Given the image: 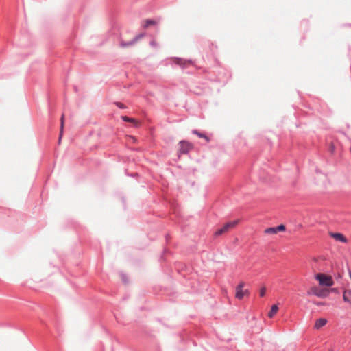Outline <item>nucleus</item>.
<instances>
[{
  "label": "nucleus",
  "instance_id": "nucleus-1",
  "mask_svg": "<svg viewBox=\"0 0 351 351\" xmlns=\"http://www.w3.org/2000/svg\"><path fill=\"white\" fill-rule=\"evenodd\" d=\"M216 63L217 64L213 67L212 71L214 74L211 75L209 73L206 77L212 82H224L228 79V71L225 68L221 66L217 60Z\"/></svg>",
  "mask_w": 351,
  "mask_h": 351
},
{
  "label": "nucleus",
  "instance_id": "nucleus-3",
  "mask_svg": "<svg viewBox=\"0 0 351 351\" xmlns=\"http://www.w3.org/2000/svg\"><path fill=\"white\" fill-rule=\"evenodd\" d=\"M180 66L182 69L186 70V73H193L195 69V65L191 60H184L177 57V66Z\"/></svg>",
  "mask_w": 351,
  "mask_h": 351
},
{
  "label": "nucleus",
  "instance_id": "nucleus-14",
  "mask_svg": "<svg viewBox=\"0 0 351 351\" xmlns=\"http://www.w3.org/2000/svg\"><path fill=\"white\" fill-rule=\"evenodd\" d=\"M121 119L124 121H126V122H130V123H132V124H134V126L136 127H138L140 125V123L138 121H137L136 119H133V118H130L127 116H122L121 117Z\"/></svg>",
  "mask_w": 351,
  "mask_h": 351
},
{
  "label": "nucleus",
  "instance_id": "nucleus-8",
  "mask_svg": "<svg viewBox=\"0 0 351 351\" xmlns=\"http://www.w3.org/2000/svg\"><path fill=\"white\" fill-rule=\"evenodd\" d=\"M330 236L333 238L335 241L346 243H348V239L341 232H332L329 233Z\"/></svg>",
  "mask_w": 351,
  "mask_h": 351
},
{
  "label": "nucleus",
  "instance_id": "nucleus-10",
  "mask_svg": "<svg viewBox=\"0 0 351 351\" xmlns=\"http://www.w3.org/2000/svg\"><path fill=\"white\" fill-rule=\"evenodd\" d=\"M192 134L197 135L200 138H204L206 143H209L211 141V138L209 137L206 133L202 132L197 129L193 130Z\"/></svg>",
  "mask_w": 351,
  "mask_h": 351
},
{
  "label": "nucleus",
  "instance_id": "nucleus-6",
  "mask_svg": "<svg viewBox=\"0 0 351 351\" xmlns=\"http://www.w3.org/2000/svg\"><path fill=\"white\" fill-rule=\"evenodd\" d=\"M308 294H313L321 298H326L329 294V291L326 289H319L317 287H313L311 289V291L308 292Z\"/></svg>",
  "mask_w": 351,
  "mask_h": 351
},
{
  "label": "nucleus",
  "instance_id": "nucleus-12",
  "mask_svg": "<svg viewBox=\"0 0 351 351\" xmlns=\"http://www.w3.org/2000/svg\"><path fill=\"white\" fill-rule=\"evenodd\" d=\"M327 323V319H325V318H319L316 320L315 323V328L316 329H319L321 328L322 326H325Z\"/></svg>",
  "mask_w": 351,
  "mask_h": 351
},
{
  "label": "nucleus",
  "instance_id": "nucleus-23",
  "mask_svg": "<svg viewBox=\"0 0 351 351\" xmlns=\"http://www.w3.org/2000/svg\"><path fill=\"white\" fill-rule=\"evenodd\" d=\"M244 293H245V295H250V291L248 289H245V291H243Z\"/></svg>",
  "mask_w": 351,
  "mask_h": 351
},
{
  "label": "nucleus",
  "instance_id": "nucleus-9",
  "mask_svg": "<svg viewBox=\"0 0 351 351\" xmlns=\"http://www.w3.org/2000/svg\"><path fill=\"white\" fill-rule=\"evenodd\" d=\"M245 286V282L241 281L239 283V285L236 287V293L235 297L241 300L245 296V293L243 290V288Z\"/></svg>",
  "mask_w": 351,
  "mask_h": 351
},
{
  "label": "nucleus",
  "instance_id": "nucleus-18",
  "mask_svg": "<svg viewBox=\"0 0 351 351\" xmlns=\"http://www.w3.org/2000/svg\"><path fill=\"white\" fill-rule=\"evenodd\" d=\"M265 293H266V288L265 287H261L260 289V292H259L260 296L264 297L265 295Z\"/></svg>",
  "mask_w": 351,
  "mask_h": 351
},
{
  "label": "nucleus",
  "instance_id": "nucleus-21",
  "mask_svg": "<svg viewBox=\"0 0 351 351\" xmlns=\"http://www.w3.org/2000/svg\"><path fill=\"white\" fill-rule=\"evenodd\" d=\"M115 104L120 108H125V106L120 102H116Z\"/></svg>",
  "mask_w": 351,
  "mask_h": 351
},
{
  "label": "nucleus",
  "instance_id": "nucleus-5",
  "mask_svg": "<svg viewBox=\"0 0 351 351\" xmlns=\"http://www.w3.org/2000/svg\"><path fill=\"white\" fill-rule=\"evenodd\" d=\"M179 145V152L180 154H186L194 148L192 143L184 140L180 141Z\"/></svg>",
  "mask_w": 351,
  "mask_h": 351
},
{
  "label": "nucleus",
  "instance_id": "nucleus-27",
  "mask_svg": "<svg viewBox=\"0 0 351 351\" xmlns=\"http://www.w3.org/2000/svg\"><path fill=\"white\" fill-rule=\"evenodd\" d=\"M349 275H350V278L351 279V271H350Z\"/></svg>",
  "mask_w": 351,
  "mask_h": 351
},
{
  "label": "nucleus",
  "instance_id": "nucleus-2",
  "mask_svg": "<svg viewBox=\"0 0 351 351\" xmlns=\"http://www.w3.org/2000/svg\"><path fill=\"white\" fill-rule=\"evenodd\" d=\"M239 219H235L224 223L221 228L217 229L215 232L214 236L215 237H217L222 235L224 233L228 232L230 230L234 228L239 223Z\"/></svg>",
  "mask_w": 351,
  "mask_h": 351
},
{
  "label": "nucleus",
  "instance_id": "nucleus-4",
  "mask_svg": "<svg viewBox=\"0 0 351 351\" xmlns=\"http://www.w3.org/2000/svg\"><path fill=\"white\" fill-rule=\"evenodd\" d=\"M315 278L319 282L320 286L332 287L334 285L332 278L325 274L318 273L315 275Z\"/></svg>",
  "mask_w": 351,
  "mask_h": 351
},
{
  "label": "nucleus",
  "instance_id": "nucleus-16",
  "mask_svg": "<svg viewBox=\"0 0 351 351\" xmlns=\"http://www.w3.org/2000/svg\"><path fill=\"white\" fill-rule=\"evenodd\" d=\"M64 115L62 114V117H61V119H60V137H59V141H58V143H60V141H61V138H62V133H63V128H64Z\"/></svg>",
  "mask_w": 351,
  "mask_h": 351
},
{
  "label": "nucleus",
  "instance_id": "nucleus-13",
  "mask_svg": "<svg viewBox=\"0 0 351 351\" xmlns=\"http://www.w3.org/2000/svg\"><path fill=\"white\" fill-rule=\"evenodd\" d=\"M343 300L345 302L351 304V289L344 290L343 293Z\"/></svg>",
  "mask_w": 351,
  "mask_h": 351
},
{
  "label": "nucleus",
  "instance_id": "nucleus-15",
  "mask_svg": "<svg viewBox=\"0 0 351 351\" xmlns=\"http://www.w3.org/2000/svg\"><path fill=\"white\" fill-rule=\"evenodd\" d=\"M278 310V306L277 304H273L268 312V317L271 318L274 316V315L277 313Z\"/></svg>",
  "mask_w": 351,
  "mask_h": 351
},
{
  "label": "nucleus",
  "instance_id": "nucleus-26",
  "mask_svg": "<svg viewBox=\"0 0 351 351\" xmlns=\"http://www.w3.org/2000/svg\"><path fill=\"white\" fill-rule=\"evenodd\" d=\"M195 93V94L197 95H200L201 93L199 92H196V91H194Z\"/></svg>",
  "mask_w": 351,
  "mask_h": 351
},
{
  "label": "nucleus",
  "instance_id": "nucleus-25",
  "mask_svg": "<svg viewBox=\"0 0 351 351\" xmlns=\"http://www.w3.org/2000/svg\"><path fill=\"white\" fill-rule=\"evenodd\" d=\"M336 291H337V289H336V288H332V289H331V291H332V292H336Z\"/></svg>",
  "mask_w": 351,
  "mask_h": 351
},
{
  "label": "nucleus",
  "instance_id": "nucleus-22",
  "mask_svg": "<svg viewBox=\"0 0 351 351\" xmlns=\"http://www.w3.org/2000/svg\"><path fill=\"white\" fill-rule=\"evenodd\" d=\"M314 304L318 306H324L325 305V302H314Z\"/></svg>",
  "mask_w": 351,
  "mask_h": 351
},
{
  "label": "nucleus",
  "instance_id": "nucleus-17",
  "mask_svg": "<svg viewBox=\"0 0 351 351\" xmlns=\"http://www.w3.org/2000/svg\"><path fill=\"white\" fill-rule=\"evenodd\" d=\"M145 36L144 34H141L138 36H136L135 38H134L131 41H130V44L131 45H134V43H136L139 39L142 38L143 36Z\"/></svg>",
  "mask_w": 351,
  "mask_h": 351
},
{
  "label": "nucleus",
  "instance_id": "nucleus-24",
  "mask_svg": "<svg viewBox=\"0 0 351 351\" xmlns=\"http://www.w3.org/2000/svg\"><path fill=\"white\" fill-rule=\"evenodd\" d=\"M151 45H152V46H156V42H155L154 40H152V41L151 42Z\"/></svg>",
  "mask_w": 351,
  "mask_h": 351
},
{
  "label": "nucleus",
  "instance_id": "nucleus-20",
  "mask_svg": "<svg viewBox=\"0 0 351 351\" xmlns=\"http://www.w3.org/2000/svg\"><path fill=\"white\" fill-rule=\"evenodd\" d=\"M130 45H132L130 44V42H129V43H125V42H121V46L122 47H128V46H130Z\"/></svg>",
  "mask_w": 351,
  "mask_h": 351
},
{
  "label": "nucleus",
  "instance_id": "nucleus-11",
  "mask_svg": "<svg viewBox=\"0 0 351 351\" xmlns=\"http://www.w3.org/2000/svg\"><path fill=\"white\" fill-rule=\"evenodd\" d=\"M158 23L154 19H145L142 21L141 26L143 29H147L152 26H155Z\"/></svg>",
  "mask_w": 351,
  "mask_h": 351
},
{
  "label": "nucleus",
  "instance_id": "nucleus-19",
  "mask_svg": "<svg viewBox=\"0 0 351 351\" xmlns=\"http://www.w3.org/2000/svg\"><path fill=\"white\" fill-rule=\"evenodd\" d=\"M329 149H330L331 153H333L335 152V145H334L333 143H331L330 144Z\"/></svg>",
  "mask_w": 351,
  "mask_h": 351
},
{
  "label": "nucleus",
  "instance_id": "nucleus-7",
  "mask_svg": "<svg viewBox=\"0 0 351 351\" xmlns=\"http://www.w3.org/2000/svg\"><path fill=\"white\" fill-rule=\"evenodd\" d=\"M286 230V227L284 224H280L276 227H270L265 229L266 234H276L278 232H284Z\"/></svg>",
  "mask_w": 351,
  "mask_h": 351
}]
</instances>
